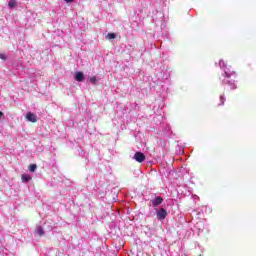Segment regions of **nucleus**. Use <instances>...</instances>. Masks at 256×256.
<instances>
[{"instance_id": "1a4fd4ad", "label": "nucleus", "mask_w": 256, "mask_h": 256, "mask_svg": "<svg viewBox=\"0 0 256 256\" xmlns=\"http://www.w3.org/2000/svg\"><path fill=\"white\" fill-rule=\"evenodd\" d=\"M30 180H31V176L29 174H23L22 175L23 183H29Z\"/></svg>"}, {"instance_id": "ddd939ff", "label": "nucleus", "mask_w": 256, "mask_h": 256, "mask_svg": "<svg viewBox=\"0 0 256 256\" xmlns=\"http://www.w3.org/2000/svg\"><path fill=\"white\" fill-rule=\"evenodd\" d=\"M29 171H31V173H35V171H37V165L36 164L30 165Z\"/></svg>"}, {"instance_id": "9d476101", "label": "nucleus", "mask_w": 256, "mask_h": 256, "mask_svg": "<svg viewBox=\"0 0 256 256\" xmlns=\"http://www.w3.org/2000/svg\"><path fill=\"white\" fill-rule=\"evenodd\" d=\"M17 6V0H10L9 2H8V7H9V9H13L14 7H16Z\"/></svg>"}, {"instance_id": "39448f33", "label": "nucleus", "mask_w": 256, "mask_h": 256, "mask_svg": "<svg viewBox=\"0 0 256 256\" xmlns=\"http://www.w3.org/2000/svg\"><path fill=\"white\" fill-rule=\"evenodd\" d=\"M25 117L30 123H37V115L35 113L27 112Z\"/></svg>"}, {"instance_id": "a211bd4d", "label": "nucleus", "mask_w": 256, "mask_h": 256, "mask_svg": "<svg viewBox=\"0 0 256 256\" xmlns=\"http://www.w3.org/2000/svg\"><path fill=\"white\" fill-rule=\"evenodd\" d=\"M202 209H205V211H207V209H209V207L204 206V207H202Z\"/></svg>"}, {"instance_id": "20e7f679", "label": "nucleus", "mask_w": 256, "mask_h": 256, "mask_svg": "<svg viewBox=\"0 0 256 256\" xmlns=\"http://www.w3.org/2000/svg\"><path fill=\"white\" fill-rule=\"evenodd\" d=\"M132 159H134V161H137V163H143V161H145V154H143L142 152H136Z\"/></svg>"}, {"instance_id": "7ed1b4c3", "label": "nucleus", "mask_w": 256, "mask_h": 256, "mask_svg": "<svg viewBox=\"0 0 256 256\" xmlns=\"http://www.w3.org/2000/svg\"><path fill=\"white\" fill-rule=\"evenodd\" d=\"M156 217L159 221H163L167 217V210L164 208L156 210Z\"/></svg>"}, {"instance_id": "f257e3e1", "label": "nucleus", "mask_w": 256, "mask_h": 256, "mask_svg": "<svg viewBox=\"0 0 256 256\" xmlns=\"http://www.w3.org/2000/svg\"><path fill=\"white\" fill-rule=\"evenodd\" d=\"M219 67L224 71L222 74L224 77L222 85H229L230 89L235 91V89H237V82L235 81V79H237V72L231 69V66H228L223 60L219 61Z\"/></svg>"}, {"instance_id": "6ab92c4d", "label": "nucleus", "mask_w": 256, "mask_h": 256, "mask_svg": "<svg viewBox=\"0 0 256 256\" xmlns=\"http://www.w3.org/2000/svg\"><path fill=\"white\" fill-rule=\"evenodd\" d=\"M3 117V112L0 111V118Z\"/></svg>"}, {"instance_id": "0eeeda50", "label": "nucleus", "mask_w": 256, "mask_h": 256, "mask_svg": "<svg viewBox=\"0 0 256 256\" xmlns=\"http://www.w3.org/2000/svg\"><path fill=\"white\" fill-rule=\"evenodd\" d=\"M151 203H152L153 207H159V205H161V203H163V198H161V196H157L151 200Z\"/></svg>"}, {"instance_id": "f03ea898", "label": "nucleus", "mask_w": 256, "mask_h": 256, "mask_svg": "<svg viewBox=\"0 0 256 256\" xmlns=\"http://www.w3.org/2000/svg\"><path fill=\"white\" fill-rule=\"evenodd\" d=\"M196 229H198V235L200 233H210L211 232V228H209V224L205 223V222H200L196 224Z\"/></svg>"}, {"instance_id": "dca6fc26", "label": "nucleus", "mask_w": 256, "mask_h": 256, "mask_svg": "<svg viewBox=\"0 0 256 256\" xmlns=\"http://www.w3.org/2000/svg\"><path fill=\"white\" fill-rule=\"evenodd\" d=\"M192 198H193V199H194V201H195V200L199 199V196H197V195H193V196H192Z\"/></svg>"}, {"instance_id": "f3484780", "label": "nucleus", "mask_w": 256, "mask_h": 256, "mask_svg": "<svg viewBox=\"0 0 256 256\" xmlns=\"http://www.w3.org/2000/svg\"><path fill=\"white\" fill-rule=\"evenodd\" d=\"M66 3H73L75 0H64Z\"/></svg>"}, {"instance_id": "f8f14e48", "label": "nucleus", "mask_w": 256, "mask_h": 256, "mask_svg": "<svg viewBox=\"0 0 256 256\" xmlns=\"http://www.w3.org/2000/svg\"><path fill=\"white\" fill-rule=\"evenodd\" d=\"M89 81L92 85H95L97 83V76H92L89 78Z\"/></svg>"}, {"instance_id": "9b49d317", "label": "nucleus", "mask_w": 256, "mask_h": 256, "mask_svg": "<svg viewBox=\"0 0 256 256\" xmlns=\"http://www.w3.org/2000/svg\"><path fill=\"white\" fill-rule=\"evenodd\" d=\"M225 101H226L225 95H221L220 96V104H218L219 107L225 105Z\"/></svg>"}, {"instance_id": "6e6552de", "label": "nucleus", "mask_w": 256, "mask_h": 256, "mask_svg": "<svg viewBox=\"0 0 256 256\" xmlns=\"http://www.w3.org/2000/svg\"><path fill=\"white\" fill-rule=\"evenodd\" d=\"M36 233H37V235H39V237H43V235H45V230H43V227L38 226L36 228Z\"/></svg>"}, {"instance_id": "2eb2a0df", "label": "nucleus", "mask_w": 256, "mask_h": 256, "mask_svg": "<svg viewBox=\"0 0 256 256\" xmlns=\"http://www.w3.org/2000/svg\"><path fill=\"white\" fill-rule=\"evenodd\" d=\"M0 59H2V61H7V55L0 54Z\"/></svg>"}, {"instance_id": "423d86ee", "label": "nucleus", "mask_w": 256, "mask_h": 256, "mask_svg": "<svg viewBox=\"0 0 256 256\" xmlns=\"http://www.w3.org/2000/svg\"><path fill=\"white\" fill-rule=\"evenodd\" d=\"M74 79L78 81V83H83V81H85V75L83 72L78 71L75 73Z\"/></svg>"}, {"instance_id": "4468645a", "label": "nucleus", "mask_w": 256, "mask_h": 256, "mask_svg": "<svg viewBox=\"0 0 256 256\" xmlns=\"http://www.w3.org/2000/svg\"><path fill=\"white\" fill-rule=\"evenodd\" d=\"M117 37V34L116 33H108L106 38L108 39H115Z\"/></svg>"}]
</instances>
